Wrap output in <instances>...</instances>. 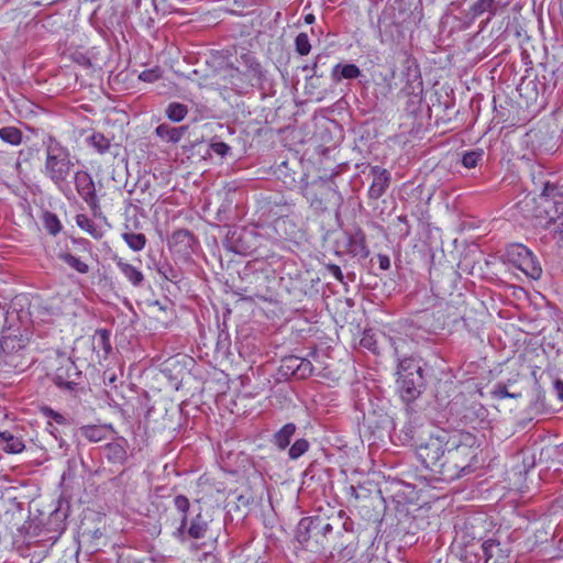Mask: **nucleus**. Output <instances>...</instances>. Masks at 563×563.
<instances>
[{"label":"nucleus","mask_w":563,"mask_h":563,"mask_svg":"<svg viewBox=\"0 0 563 563\" xmlns=\"http://www.w3.org/2000/svg\"><path fill=\"white\" fill-rule=\"evenodd\" d=\"M13 313L16 312L7 311L0 339V371L7 374L23 372L30 364L24 355L30 340L29 330L10 323Z\"/></svg>","instance_id":"2"},{"label":"nucleus","mask_w":563,"mask_h":563,"mask_svg":"<svg viewBox=\"0 0 563 563\" xmlns=\"http://www.w3.org/2000/svg\"><path fill=\"white\" fill-rule=\"evenodd\" d=\"M453 433L440 430L435 434H431L429 439L420 443L416 449L418 460L423 466L433 473L434 468L441 461V457L448 450Z\"/></svg>","instance_id":"7"},{"label":"nucleus","mask_w":563,"mask_h":563,"mask_svg":"<svg viewBox=\"0 0 563 563\" xmlns=\"http://www.w3.org/2000/svg\"><path fill=\"white\" fill-rule=\"evenodd\" d=\"M352 522L345 521L343 523V531H336L330 537L327 550L333 561L339 563L351 562L358 549V539L355 532L349 527Z\"/></svg>","instance_id":"8"},{"label":"nucleus","mask_w":563,"mask_h":563,"mask_svg":"<svg viewBox=\"0 0 563 563\" xmlns=\"http://www.w3.org/2000/svg\"><path fill=\"white\" fill-rule=\"evenodd\" d=\"M113 261L117 267L120 269L121 274L126 278V280L135 288H141L144 286L145 277L140 268L134 265L125 262L122 257L114 255Z\"/></svg>","instance_id":"18"},{"label":"nucleus","mask_w":563,"mask_h":563,"mask_svg":"<svg viewBox=\"0 0 563 563\" xmlns=\"http://www.w3.org/2000/svg\"><path fill=\"white\" fill-rule=\"evenodd\" d=\"M223 78L235 92L246 93L252 88L265 89L267 71L252 52H245L225 67Z\"/></svg>","instance_id":"3"},{"label":"nucleus","mask_w":563,"mask_h":563,"mask_svg":"<svg viewBox=\"0 0 563 563\" xmlns=\"http://www.w3.org/2000/svg\"><path fill=\"white\" fill-rule=\"evenodd\" d=\"M41 412L43 413L44 417L52 419L57 424H60V426L70 424V419L68 417L59 413L58 411H55L53 408H51L48 406L42 407Z\"/></svg>","instance_id":"40"},{"label":"nucleus","mask_w":563,"mask_h":563,"mask_svg":"<svg viewBox=\"0 0 563 563\" xmlns=\"http://www.w3.org/2000/svg\"><path fill=\"white\" fill-rule=\"evenodd\" d=\"M46 430L52 434L54 435L55 439H58V430L57 428L52 423V422H47V427H46Z\"/></svg>","instance_id":"57"},{"label":"nucleus","mask_w":563,"mask_h":563,"mask_svg":"<svg viewBox=\"0 0 563 563\" xmlns=\"http://www.w3.org/2000/svg\"><path fill=\"white\" fill-rule=\"evenodd\" d=\"M505 256L509 263L532 279H539L542 267L533 253L522 244L512 243L507 246Z\"/></svg>","instance_id":"10"},{"label":"nucleus","mask_w":563,"mask_h":563,"mask_svg":"<svg viewBox=\"0 0 563 563\" xmlns=\"http://www.w3.org/2000/svg\"><path fill=\"white\" fill-rule=\"evenodd\" d=\"M174 507L183 516L189 518L192 516V507L189 499L185 495H176L174 497Z\"/></svg>","instance_id":"39"},{"label":"nucleus","mask_w":563,"mask_h":563,"mask_svg":"<svg viewBox=\"0 0 563 563\" xmlns=\"http://www.w3.org/2000/svg\"><path fill=\"white\" fill-rule=\"evenodd\" d=\"M295 47H296V52L301 56H306L310 53L311 44H310L309 37L306 33H299L296 36Z\"/></svg>","instance_id":"41"},{"label":"nucleus","mask_w":563,"mask_h":563,"mask_svg":"<svg viewBox=\"0 0 563 563\" xmlns=\"http://www.w3.org/2000/svg\"><path fill=\"white\" fill-rule=\"evenodd\" d=\"M310 356L316 357L317 356V352H311Z\"/></svg>","instance_id":"63"},{"label":"nucleus","mask_w":563,"mask_h":563,"mask_svg":"<svg viewBox=\"0 0 563 563\" xmlns=\"http://www.w3.org/2000/svg\"><path fill=\"white\" fill-rule=\"evenodd\" d=\"M532 181L536 187V190H540V172L538 174L532 175Z\"/></svg>","instance_id":"58"},{"label":"nucleus","mask_w":563,"mask_h":563,"mask_svg":"<svg viewBox=\"0 0 563 563\" xmlns=\"http://www.w3.org/2000/svg\"><path fill=\"white\" fill-rule=\"evenodd\" d=\"M358 76H361V70L355 64H336L331 71V77L335 82L342 79H355Z\"/></svg>","instance_id":"25"},{"label":"nucleus","mask_w":563,"mask_h":563,"mask_svg":"<svg viewBox=\"0 0 563 563\" xmlns=\"http://www.w3.org/2000/svg\"><path fill=\"white\" fill-rule=\"evenodd\" d=\"M58 257L80 274H87L89 272V266L70 253H60Z\"/></svg>","instance_id":"36"},{"label":"nucleus","mask_w":563,"mask_h":563,"mask_svg":"<svg viewBox=\"0 0 563 563\" xmlns=\"http://www.w3.org/2000/svg\"><path fill=\"white\" fill-rule=\"evenodd\" d=\"M67 517V509L57 507L49 514L46 522L43 523L42 528H40L38 525L33 526L30 523L26 528V532L31 536H40L42 532H54L56 536L48 537V539H57L66 529Z\"/></svg>","instance_id":"13"},{"label":"nucleus","mask_w":563,"mask_h":563,"mask_svg":"<svg viewBox=\"0 0 563 563\" xmlns=\"http://www.w3.org/2000/svg\"><path fill=\"white\" fill-rule=\"evenodd\" d=\"M553 389L556 394V397L563 401V380L560 379V378H556L554 382H553Z\"/></svg>","instance_id":"53"},{"label":"nucleus","mask_w":563,"mask_h":563,"mask_svg":"<svg viewBox=\"0 0 563 563\" xmlns=\"http://www.w3.org/2000/svg\"><path fill=\"white\" fill-rule=\"evenodd\" d=\"M309 200H310V205L314 208H322V200L321 199H318L317 196H311L309 197Z\"/></svg>","instance_id":"55"},{"label":"nucleus","mask_w":563,"mask_h":563,"mask_svg":"<svg viewBox=\"0 0 563 563\" xmlns=\"http://www.w3.org/2000/svg\"><path fill=\"white\" fill-rule=\"evenodd\" d=\"M310 448V443L307 439L300 438L297 439L292 445L288 450V456L290 460H298L305 453L308 452Z\"/></svg>","instance_id":"37"},{"label":"nucleus","mask_w":563,"mask_h":563,"mask_svg":"<svg viewBox=\"0 0 563 563\" xmlns=\"http://www.w3.org/2000/svg\"><path fill=\"white\" fill-rule=\"evenodd\" d=\"M305 22H306L307 24H311V23H313V22H314V15H313V14H307V15L305 16Z\"/></svg>","instance_id":"59"},{"label":"nucleus","mask_w":563,"mask_h":563,"mask_svg":"<svg viewBox=\"0 0 563 563\" xmlns=\"http://www.w3.org/2000/svg\"><path fill=\"white\" fill-rule=\"evenodd\" d=\"M430 317H433V313L424 312L422 319H424V321L427 322L430 319Z\"/></svg>","instance_id":"60"},{"label":"nucleus","mask_w":563,"mask_h":563,"mask_svg":"<svg viewBox=\"0 0 563 563\" xmlns=\"http://www.w3.org/2000/svg\"><path fill=\"white\" fill-rule=\"evenodd\" d=\"M45 144L44 175L66 195L70 191L68 177L75 166L69 150L54 136H48Z\"/></svg>","instance_id":"4"},{"label":"nucleus","mask_w":563,"mask_h":563,"mask_svg":"<svg viewBox=\"0 0 563 563\" xmlns=\"http://www.w3.org/2000/svg\"><path fill=\"white\" fill-rule=\"evenodd\" d=\"M22 156H24V151H20L19 152V158L22 157Z\"/></svg>","instance_id":"62"},{"label":"nucleus","mask_w":563,"mask_h":563,"mask_svg":"<svg viewBox=\"0 0 563 563\" xmlns=\"http://www.w3.org/2000/svg\"><path fill=\"white\" fill-rule=\"evenodd\" d=\"M309 200H310V205L314 208H322V200L321 199H318L317 196H311L309 197Z\"/></svg>","instance_id":"56"},{"label":"nucleus","mask_w":563,"mask_h":563,"mask_svg":"<svg viewBox=\"0 0 563 563\" xmlns=\"http://www.w3.org/2000/svg\"><path fill=\"white\" fill-rule=\"evenodd\" d=\"M197 239L187 229L175 231L168 240L169 249L181 256H189L195 251Z\"/></svg>","instance_id":"16"},{"label":"nucleus","mask_w":563,"mask_h":563,"mask_svg":"<svg viewBox=\"0 0 563 563\" xmlns=\"http://www.w3.org/2000/svg\"><path fill=\"white\" fill-rule=\"evenodd\" d=\"M347 252L353 257L366 258L369 255V250L366 245V238L362 230H357L347 239Z\"/></svg>","instance_id":"20"},{"label":"nucleus","mask_w":563,"mask_h":563,"mask_svg":"<svg viewBox=\"0 0 563 563\" xmlns=\"http://www.w3.org/2000/svg\"><path fill=\"white\" fill-rule=\"evenodd\" d=\"M484 563H512L510 559L511 548L496 538H489L481 544Z\"/></svg>","instance_id":"14"},{"label":"nucleus","mask_w":563,"mask_h":563,"mask_svg":"<svg viewBox=\"0 0 563 563\" xmlns=\"http://www.w3.org/2000/svg\"><path fill=\"white\" fill-rule=\"evenodd\" d=\"M378 263H379V267L383 271H387L390 267V260H389L388 255L378 254Z\"/></svg>","instance_id":"54"},{"label":"nucleus","mask_w":563,"mask_h":563,"mask_svg":"<svg viewBox=\"0 0 563 563\" xmlns=\"http://www.w3.org/2000/svg\"><path fill=\"white\" fill-rule=\"evenodd\" d=\"M210 522L211 520L208 514L203 512L202 507L199 505V501H197V504L192 506V516L189 518L183 516L179 527L174 534L181 540L187 538L203 539L209 531Z\"/></svg>","instance_id":"9"},{"label":"nucleus","mask_w":563,"mask_h":563,"mask_svg":"<svg viewBox=\"0 0 563 563\" xmlns=\"http://www.w3.org/2000/svg\"><path fill=\"white\" fill-rule=\"evenodd\" d=\"M327 271L332 274V276L339 280L340 283H343V279H344V276H343V273L340 268V266H338L336 264H328L327 265Z\"/></svg>","instance_id":"51"},{"label":"nucleus","mask_w":563,"mask_h":563,"mask_svg":"<svg viewBox=\"0 0 563 563\" xmlns=\"http://www.w3.org/2000/svg\"><path fill=\"white\" fill-rule=\"evenodd\" d=\"M110 335L111 332L107 329L96 330L92 336V350L98 354L99 357L107 358L112 351Z\"/></svg>","instance_id":"21"},{"label":"nucleus","mask_w":563,"mask_h":563,"mask_svg":"<svg viewBox=\"0 0 563 563\" xmlns=\"http://www.w3.org/2000/svg\"><path fill=\"white\" fill-rule=\"evenodd\" d=\"M76 224L87 233H89L93 239L100 240L104 235V231L102 228L97 225L92 220H90L86 214H77L76 216Z\"/></svg>","instance_id":"29"},{"label":"nucleus","mask_w":563,"mask_h":563,"mask_svg":"<svg viewBox=\"0 0 563 563\" xmlns=\"http://www.w3.org/2000/svg\"><path fill=\"white\" fill-rule=\"evenodd\" d=\"M210 150L220 155L221 157H224L230 152V146L224 142H212L210 144Z\"/></svg>","instance_id":"49"},{"label":"nucleus","mask_w":563,"mask_h":563,"mask_svg":"<svg viewBox=\"0 0 563 563\" xmlns=\"http://www.w3.org/2000/svg\"><path fill=\"white\" fill-rule=\"evenodd\" d=\"M493 396L496 398H517L519 395L509 393L507 387L503 384H498L495 386L494 390L492 391Z\"/></svg>","instance_id":"48"},{"label":"nucleus","mask_w":563,"mask_h":563,"mask_svg":"<svg viewBox=\"0 0 563 563\" xmlns=\"http://www.w3.org/2000/svg\"><path fill=\"white\" fill-rule=\"evenodd\" d=\"M333 534V527L328 518L312 516L302 518L296 528L295 538L303 547L311 551L322 549L327 551L330 537Z\"/></svg>","instance_id":"5"},{"label":"nucleus","mask_w":563,"mask_h":563,"mask_svg":"<svg viewBox=\"0 0 563 563\" xmlns=\"http://www.w3.org/2000/svg\"><path fill=\"white\" fill-rule=\"evenodd\" d=\"M75 188L80 198L88 205L93 217H101L102 211L96 192V184L87 170H77L74 175Z\"/></svg>","instance_id":"12"},{"label":"nucleus","mask_w":563,"mask_h":563,"mask_svg":"<svg viewBox=\"0 0 563 563\" xmlns=\"http://www.w3.org/2000/svg\"><path fill=\"white\" fill-rule=\"evenodd\" d=\"M296 378L305 379L313 375L314 367L310 360L300 357Z\"/></svg>","instance_id":"43"},{"label":"nucleus","mask_w":563,"mask_h":563,"mask_svg":"<svg viewBox=\"0 0 563 563\" xmlns=\"http://www.w3.org/2000/svg\"><path fill=\"white\" fill-rule=\"evenodd\" d=\"M162 77V70L159 67H154L152 69H146L142 71L139 78L146 82H154Z\"/></svg>","instance_id":"46"},{"label":"nucleus","mask_w":563,"mask_h":563,"mask_svg":"<svg viewBox=\"0 0 563 563\" xmlns=\"http://www.w3.org/2000/svg\"><path fill=\"white\" fill-rule=\"evenodd\" d=\"M158 273L169 282H177L178 273L168 264L161 266Z\"/></svg>","instance_id":"47"},{"label":"nucleus","mask_w":563,"mask_h":563,"mask_svg":"<svg viewBox=\"0 0 563 563\" xmlns=\"http://www.w3.org/2000/svg\"><path fill=\"white\" fill-rule=\"evenodd\" d=\"M476 438L468 433L454 432L448 450L432 475L442 482H453L471 472L476 456Z\"/></svg>","instance_id":"1"},{"label":"nucleus","mask_w":563,"mask_h":563,"mask_svg":"<svg viewBox=\"0 0 563 563\" xmlns=\"http://www.w3.org/2000/svg\"><path fill=\"white\" fill-rule=\"evenodd\" d=\"M102 450L108 462L112 464L122 465L128 459L126 440L123 438H119L113 442L107 443Z\"/></svg>","instance_id":"19"},{"label":"nucleus","mask_w":563,"mask_h":563,"mask_svg":"<svg viewBox=\"0 0 563 563\" xmlns=\"http://www.w3.org/2000/svg\"><path fill=\"white\" fill-rule=\"evenodd\" d=\"M413 71H415L416 74H418V66H417V65H415V69H413Z\"/></svg>","instance_id":"64"},{"label":"nucleus","mask_w":563,"mask_h":563,"mask_svg":"<svg viewBox=\"0 0 563 563\" xmlns=\"http://www.w3.org/2000/svg\"><path fill=\"white\" fill-rule=\"evenodd\" d=\"M82 376L81 371L70 357H62L55 371L54 384L70 394H76Z\"/></svg>","instance_id":"11"},{"label":"nucleus","mask_w":563,"mask_h":563,"mask_svg":"<svg viewBox=\"0 0 563 563\" xmlns=\"http://www.w3.org/2000/svg\"><path fill=\"white\" fill-rule=\"evenodd\" d=\"M44 229L52 235H56L62 230V224L57 216L53 212L45 211L42 216Z\"/></svg>","instance_id":"34"},{"label":"nucleus","mask_w":563,"mask_h":563,"mask_svg":"<svg viewBox=\"0 0 563 563\" xmlns=\"http://www.w3.org/2000/svg\"><path fill=\"white\" fill-rule=\"evenodd\" d=\"M299 356L289 355L280 361V365L278 367V375L280 378L288 380L291 377L297 376L298 367H299Z\"/></svg>","instance_id":"27"},{"label":"nucleus","mask_w":563,"mask_h":563,"mask_svg":"<svg viewBox=\"0 0 563 563\" xmlns=\"http://www.w3.org/2000/svg\"><path fill=\"white\" fill-rule=\"evenodd\" d=\"M483 156L484 151L481 148L466 151L462 154L461 163L466 168H474Z\"/></svg>","instance_id":"38"},{"label":"nucleus","mask_w":563,"mask_h":563,"mask_svg":"<svg viewBox=\"0 0 563 563\" xmlns=\"http://www.w3.org/2000/svg\"><path fill=\"white\" fill-rule=\"evenodd\" d=\"M390 343L394 347V352H395V355L397 356V358H401V354H405V346L407 345V339L404 338V336H400V335H397V336H391L390 339Z\"/></svg>","instance_id":"45"},{"label":"nucleus","mask_w":563,"mask_h":563,"mask_svg":"<svg viewBox=\"0 0 563 563\" xmlns=\"http://www.w3.org/2000/svg\"><path fill=\"white\" fill-rule=\"evenodd\" d=\"M0 445L4 452L11 454L21 453L25 448L22 439L13 435L10 431L0 432Z\"/></svg>","instance_id":"26"},{"label":"nucleus","mask_w":563,"mask_h":563,"mask_svg":"<svg viewBox=\"0 0 563 563\" xmlns=\"http://www.w3.org/2000/svg\"><path fill=\"white\" fill-rule=\"evenodd\" d=\"M297 430V427L292 422H288L283 426L278 431L273 434L272 442L280 451L287 449L291 442V439Z\"/></svg>","instance_id":"24"},{"label":"nucleus","mask_w":563,"mask_h":563,"mask_svg":"<svg viewBox=\"0 0 563 563\" xmlns=\"http://www.w3.org/2000/svg\"><path fill=\"white\" fill-rule=\"evenodd\" d=\"M254 230L242 229L234 231L229 240L230 249L236 254L251 255L257 247Z\"/></svg>","instance_id":"15"},{"label":"nucleus","mask_w":563,"mask_h":563,"mask_svg":"<svg viewBox=\"0 0 563 563\" xmlns=\"http://www.w3.org/2000/svg\"><path fill=\"white\" fill-rule=\"evenodd\" d=\"M407 63L409 64L408 67H407L408 71H410L411 70V66L415 65V62H411L410 59H407Z\"/></svg>","instance_id":"61"},{"label":"nucleus","mask_w":563,"mask_h":563,"mask_svg":"<svg viewBox=\"0 0 563 563\" xmlns=\"http://www.w3.org/2000/svg\"><path fill=\"white\" fill-rule=\"evenodd\" d=\"M360 345L374 354H378V345L377 340L375 338L374 333H371L369 331H365L363 333V336L360 341Z\"/></svg>","instance_id":"42"},{"label":"nucleus","mask_w":563,"mask_h":563,"mask_svg":"<svg viewBox=\"0 0 563 563\" xmlns=\"http://www.w3.org/2000/svg\"><path fill=\"white\" fill-rule=\"evenodd\" d=\"M0 139L11 145H20L22 143V131L15 126H4L0 129Z\"/></svg>","instance_id":"33"},{"label":"nucleus","mask_w":563,"mask_h":563,"mask_svg":"<svg viewBox=\"0 0 563 563\" xmlns=\"http://www.w3.org/2000/svg\"><path fill=\"white\" fill-rule=\"evenodd\" d=\"M110 430H112L111 426L86 424L81 426L78 432L89 442L97 443L107 439Z\"/></svg>","instance_id":"23"},{"label":"nucleus","mask_w":563,"mask_h":563,"mask_svg":"<svg viewBox=\"0 0 563 563\" xmlns=\"http://www.w3.org/2000/svg\"><path fill=\"white\" fill-rule=\"evenodd\" d=\"M321 59H322V56H321V55H318V56L316 57V60L313 62V64H312V65H305V66H302V70H303V71H311V75H310V77H309V78H311V77H313V76H316V77H322V74H319V73H318V68H319V64H320Z\"/></svg>","instance_id":"50"},{"label":"nucleus","mask_w":563,"mask_h":563,"mask_svg":"<svg viewBox=\"0 0 563 563\" xmlns=\"http://www.w3.org/2000/svg\"><path fill=\"white\" fill-rule=\"evenodd\" d=\"M188 114V107L180 102H170L165 109V115L173 122L183 121Z\"/></svg>","instance_id":"31"},{"label":"nucleus","mask_w":563,"mask_h":563,"mask_svg":"<svg viewBox=\"0 0 563 563\" xmlns=\"http://www.w3.org/2000/svg\"><path fill=\"white\" fill-rule=\"evenodd\" d=\"M394 225H395V229L397 230L398 235L401 239H406L410 235L411 228H410V224H409L406 216L397 217Z\"/></svg>","instance_id":"44"},{"label":"nucleus","mask_w":563,"mask_h":563,"mask_svg":"<svg viewBox=\"0 0 563 563\" xmlns=\"http://www.w3.org/2000/svg\"><path fill=\"white\" fill-rule=\"evenodd\" d=\"M397 376L398 393L404 401L411 402L422 394L426 382L419 360L415 357L399 358Z\"/></svg>","instance_id":"6"},{"label":"nucleus","mask_w":563,"mask_h":563,"mask_svg":"<svg viewBox=\"0 0 563 563\" xmlns=\"http://www.w3.org/2000/svg\"><path fill=\"white\" fill-rule=\"evenodd\" d=\"M187 131L188 125L170 126L166 123H162L155 129L156 135L169 143H178Z\"/></svg>","instance_id":"22"},{"label":"nucleus","mask_w":563,"mask_h":563,"mask_svg":"<svg viewBox=\"0 0 563 563\" xmlns=\"http://www.w3.org/2000/svg\"><path fill=\"white\" fill-rule=\"evenodd\" d=\"M88 143L100 154L107 153L111 147L110 140L97 132L88 137Z\"/></svg>","instance_id":"35"},{"label":"nucleus","mask_w":563,"mask_h":563,"mask_svg":"<svg viewBox=\"0 0 563 563\" xmlns=\"http://www.w3.org/2000/svg\"><path fill=\"white\" fill-rule=\"evenodd\" d=\"M560 195L558 185L548 179L547 175L540 170V196L545 199H554Z\"/></svg>","instance_id":"30"},{"label":"nucleus","mask_w":563,"mask_h":563,"mask_svg":"<svg viewBox=\"0 0 563 563\" xmlns=\"http://www.w3.org/2000/svg\"><path fill=\"white\" fill-rule=\"evenodd\" d=\"M73 59H74V62H76L77 64H79L82 67L88 68L91 66L90 58L82 53H75L73 55Z\"/></svg>","instance_id":"52"},{"label":"nucleus","mask_w":563,"mask_h":563,"mask_svg":"<svg viewBox=\"0 0 563 563\" xmlns=\"http://www.w3.org/2000/svg\"><path fill=\"white\" fill-rule=\"evenodd\" d=\"M122 239L128 244V246L134 251H142L146 245V236L143 233H134V232H124L122 233Z\"/></svg>","instance_id":"32"},{"label":"nucleus","mask_w":563,"mask_h":563,"mask_svg":"<svg viewBox=\"0 0 563 563\" xmlns=\"http://www.w3.org/2000/svg\"><path fill=\"white\" fill-rule=\"evenodd\" d=\"M486 12L489 13V16L496 14L497 3L495 0H477L471 5L468 14L472 20H475Z\"/></svg>","instance_id":"28"},{"label":"nucleus","mask_w":563,"mask_h":563,"mask_svg":"<svg viewBox=\"0 0 563 563\" xmlns=\"http://www.w3.org/2000/svg\"><path fill=\"white\" fill-rule=\"evenodd\" d=\"M371 175L373 180L367 196L371 200H378L387 191L391 181V175L389 170L378 165L371 167Z\"/></svg>","instance_id":"17"}]
</instances>
